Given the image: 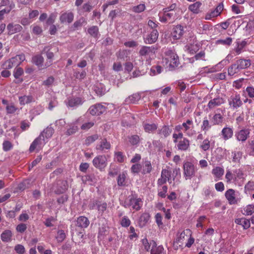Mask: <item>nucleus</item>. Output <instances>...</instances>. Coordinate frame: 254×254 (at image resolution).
<instances>
[{
	"label": "nucleus",
	"mask_w": 254,
	"mask_h": 254,
	"mask_svg": "<svg viewBox=\"0 0 254 254\" xmlns=\"http://www.w3.org/2000/svg\"><path fill=\"white\" fill-rule=\"evenodd\" d=\"M141 199L140 198H134L133 197H131L129 199V204L128 205H132L133 209H135L136 210H138L140 208V206L139 202H140Z\"/></svg>",
	"instance_id": "nucleus-22"
},
{
	"label": "nucleus",
	"mask_w": 254,
	"mask_h": 254,
	"mask_svg": "<svg viewBox=\"0 0 254 254\" xmlns=\"http://www.w3.org/2000/svg\"><path fill=\"white\" fill-rule=\"evenodd\" d=\"M13 147L12 143L8 141L5 140L2 143V148L4 151H8L10 150Z\"/></svg>",
	"instance_id": "nucleus-43"
},
{
	"label": "nucleus",
	"mask_w": 254,
	"mask_h": 254,
	"mask_svg": "<svg viewBox=\"0 0 254 254\" xmlns=\"http://www.w3.org/2000/svg\"><path fill=\"white\" fill-rule=\"evenodd\" d=\"M157 48L154 46H143L139 51V54L142 56H144L150 54V53L154 54Z\"/></svg>",
	"instance_id": "nucleus-10"
},
{
	"label": "nucleus",
	"mask_w": 254,
	"mask_h": 254,
	"mask_svg": "<svg viewBox=\"0 0 254 254\" xmlns=\"http://www.w3.org/2000/svg\"><path fill=\"white\" fill-rule=\"evenodd\" d=\"M111 147L110 142H108L106 138L102 139L100 144L96 146V149L100 150H103L105 149H109Z\"/></svg>",
	"instance_id": "nucleus-25"
},
{
	"label": "nucleus",
	"mask_w": 254,
	"mask_h": 254,
	"mask_svg": "<svg viewBox=\"0 0 254 254\" xmlns=\"http://www.w3.org/2000/svg\"><path fill=\"white\" fill-rule=\"evenodd\" d=\"M66 235L63 230H60L58 231L56 239L59 243L62 242L65 238Z\"/></svg>",
	"instance_id": "nucleus-35"
},
{
	"label": "nucleus",
	"mask_w": 254,
	"mask_h": 254,
	"mask_svg": "<svg viewBox=\"0 0 254 254\" xmlns=\"http://www.w3.org/2000/svg\"><path fill=\"white\" fill-rule=\"evenodd\" d=\"M233 162L239 163L242 156V152L241 151L233 152Z\"/></svg>",
	"instance_id": "nucleus-36"
},
{
	"label": "nucleus",
	"mask_w": 254,
	"mask_h": 254,
	"mask_svg": "<svg viewBox=\"0 0 254 254\" xmlns=\"http://www.w3.org/2000/svg\"><path fill=\"white\" fill-rule=\"evenodd\" d=\"M250 131L249 129H242L237 132L235 136L237 139L242 142H245L249 136Z\"/></svg>",
	"instance_id": "nucleus-4"
},
{
	"label": "nucleus",
	"mask_w": 254,
	"mask_h": 254,
	"mask_svg": "<svg viewBox=\"0 0 254 254\" xmlns=\"http://www.w3.org/2000/svg\"><path fill=\"white\" fill-rule=\"evenodd\" d=\"M150 215L148 213H143L140 217L139 220V225L140 227L144 226L148 222L150 219Z\"/></svg>",
	"instance_id": "nucleus-26"
},
{
	"label": "nucleus",
	"mask_w": 254,
	"mask_h": 254,
	"mask_svg": "<svg viewBox=\"0 0 254 254\" xmlns=\"http://www.w3.org/2000/svg\"><path fill=\"white\" fill-rule=\"evenodd\" d=\"M246 91L250 98H254V88L253 87H247Z\"/></svg>",
	"instance_id": "nucleus-64"
},
{
	"label": "nucleus",
	"mask_w": 254,
	"mask_h": 254,
	"mask_svg": "<svg viewBox=\"0 0 254 254\" xmlns=\"http://www.w3.org/2000/svg\"><path fill=\"white\" fill-rule=\"evenodd\" d=\"M92 163L96 168L102 170L107 166V158L104 155H99L93 160Z\"/></svg>",
	"instance_id": "nucleus-2"
},
{
	"label": "nucleus",
	"mask_w": 254,
	"mask_h": 254,
	"mask_svg": "<svg viewBox=\"0 0 254 254\" xmlns=\"http://www.w3.org/2000/svg\"><path fill=\"white\" fill-rule=\"evenodd\" d=\"M222 103H223V100L222 98H216L211 100L209 102L208 104V107L210 109H212L215 107L216 106L220 105Z\"/></svg>",
	"instance_id": "nucleus-24"
},
{
	"label": "nucleus",
	"mask_w": 254,
	"mask_h": 254,
	"mask_svg": "<svg viewBox=\"0 0 254 254\" xmlns=\"http://www.w3.org/2000/svg\"><path fill=\"white\" fill-rule=\"evenodd\" d=\"M44 59L42 54H37L32 57L31 62L33 64L37 66L39 69H45L51 65L50 61H47L44 63Z\"/></svg>",
	"instance_id": "nucleus-1"
},
{
	"label": "nucleus",
	"mask_w": 254,
	"mask_h": 254,
	"mask_svg": "<svg viewBox=\"0 0 254 254\" xmlns=\"http://www.w3.org/2000/svg\"><path fill=\"white\" fill-rule=\"evenodd\" d=\"M189 146L190 141L188 139L186 138L180 140L177 145L178 149L184 151L187 150Z\"/></svg>",
	"instance_id": "nucleus-18"
},
{
	"label": "nucleus",
	"mask_w": 254,
	"mask_h": 254,
	"mask_svg": "<svg viewBox=\"0 0 254 254\" xmlns=\"http://www.w3.org/2000/svg\"><path fill=\"white\" fill-rule=\"evenodd\" d=\"M210 147V142L208 139H205L203 141L202 144L200 145V148L204 151H206L209 149Z\"/></svg>",
	"instance_id": "nucleus-57"
},
{
	"label": "nucleus",
	"mask_w": 254,
	"mask_h": 254,
	"mask_svg": "<svg viewBox=\"0 0 254 254\" xmlns=\"http://www.w3.org/2000/svg\"><path fill=\"white\" fill-rule=\"evenodd\" d=\"M184 174L186 177H191L194 175V167L192 163L187 162L184 164Z\"/></svg>",
	"instance_id": "nucleus-6"
},
{
	"label": "nucleus",
	"mask_w": 254,
	"mask_h": 254,
	"mask_svg": "<svg viewBox=\"0 0 254 254\" xmlns=\"http://www.w3.org/2000/svg\"><path fill=\"white\" fill-rule=\"evenodd\" d=\"M45 139H44V137H43L42 135L40 134L31 144L29 148L30 152H33L37 147H40V145H41L43 142L45 143Z\"/></svg>",
	"instance_id": "nucleus-8"
},
{
	"label": "nucleus",
	"mask_w": 254,
	"mask_h": 254,
	"mask_svg": "<svg viewBox=\"0 0 254 254\" xmlns=\"http://www.w3.org/2000/svg\"><path fill=\"white\" fill-rule=\"evenodd\" d=\"M88 33L94 38H97L99 34V29L96 26H93L88 29Z\"/></svg>",
	"instance_id": "nucleus-30"
},
{
	"label": "nucleus",
	"mask_w": 254,
	"mask_h": 254,
	"mask_svg": "<svg viewBox=\"0 0 254 254\" xmlns=\"http://www.w3.org/2000/svg\"><path fill=\"white\" fill-rule=\"evenodd\" d=\"M205 56V53L204 51H201L199 53L196 54L194 57L191 58L190 60L192 63L194 60H198L204 57Z\"/></svg>",
	"instance_id": "nucleus-54"
},
{
	"label": "nucleus",
	"mask_w": 254,
	"mask_h": 254,
	"mask_svg": "<svg viewBox=\"0 0 254 254\" xmlns=\"http://www.w3.org/2000/svg\"><path fill=\"white\" fill-rule=\"evenodd\" d=\"M221 132L223 138L225 140L231 138L233 134V131L232 129L228 127L223 128Z\"/></svg>",
	"instance_id": "nucleus-21"
},
{
	"label": "nucleus",
	"mask_w": 254,
	"mask_h": 254,
	"mask_svg": "<svg viewBox=\"0 0 254 254\" xmlns=\"http://www.w3.org/2000/svg\"><path fill=\"white\" fill-rule=\"evenodd\" d=\"M212 173L217 178H220L224 174V170L220 167H217L212 170Z\"/></svg>",
	"instance_id": "nucleus-31"
},
{
	"label": "nucleus",
	"mask_w": 254,
	"mask_h": 254,
	"mask_svg": "<svg viewBox=\"0 0 254 254\" xmlns=\"http://www.w3.org/2000/svg\"><path fill=\"white\" fill-rule=\"evenodd\" d=\"M86 75V73L84 70L82 71L81 72L79 71H75L74 72V76L76 78L79 79L80 80L83 79Z\"/></svg>",
	"instance_id": "nucleus-51"
},
{
	"label": "nucleus",
	"mask_w": 254,
	"mask_h": 254,
	"mask_svg": "<svg viewBox=\"0 0 254 254\" xmlns=\"http://www.w3.org/2000/svg\"><path fill=\"white\" fill-rule=\"evenodd\" d=\"M223 117L220 114H216L212 118L213 125H219L222 122Z\"/></svg>",
	"instance_id": "nucleus-33"
},
{
	"label": "nucleus",
	"mask_w": 254,
	"mask_h": 254,
	"mask_svg": "<svg viewBox=\"0 0 254 254\" xmlns=\"http://www.w3.org/2000/svg\"><path fill=\"white\" fill-rule=\"evenodd\" d=\"M145 6L144 4H140L133 7V10L136 13H140L145 10Z\"/></svg>",
	"instance_id": "nucleus-47"
},
{
	"label": "nucleus",
	"mask_w": 254,
	"mask_h": 254,
	"mask_svg": "<svg viewBox=\"0 0 254 254\" xmlns=\"http://www.w3.org/2000/svg\"><path fill=\"white\" fill-rule=\"evenodd\" d=\"M170 55V65L173 67H177L179 65V61L178 56L172 51L168 52Z\"/></svg>",
	"instance_id": "nucleus-14"
},
{
	"label": "nucleus",
	"mask_w": 254,
	"mask_h": 254,
	"mask_svg": "<svg viewBox=\"0 0 254 254\" xmlns=\"http://www.w3.org/2000/svg\"><path fill=\"white\" fill-rule=\"evenodd\" d=\"M115 156L117 160L119 162H123L124 161V156L123 154V153L121 152H115Z\"/></svg>",
	"instance_id": "nucleus-62"
},
{
	"label": "nucleus",
	"mask_w": 254,
	"mask_h": 254,
	"mask_svg": "<svg viewBox=\"0 0 254 254\" xmlns=\"http://www.w3.org/2000/svg\"><path fill=\"white\" fill-rule=\"evenodd\" d=\"M7 29L8 31V34L9 35H11L20 31L22 30V27L19 24L13 25L11 24H9L7 26Z\"/></svg>",
	"instance_id": "nucleus-17"
},
{
	"label": "nucleus",
	"mask_w": 254,
	"mask_h": 254,
	"mask_svg": "<svg viewBox=\"0 0 254 254\" xmlns=\"http://www.w3.org/2000/svg\"><path fill=\"white\" fill-rule=\"evenodd\" d=\"M27 229V226L25 224L21 223L18 224L16 227L17 232L21 233H23Z\"/></svg>",
	"instance_id": "nucleus-60"
},
{
	"label": "nucleus",
	"mask_w": 254,
	"mask_h": 254,
	"mask_svg": "<svg viewBox=\"0 0 254 254\" xmlns=\"http://www.w3.org/2000/svg\"><path fill=\"white\" fill-rule=\"evenodd\" d=\"M23 69L19 67H16L14 70L13 75L15 78L18 79L19 77L23 74Z\"/></svg>",
	"instance_id": "nucleus-44"
},
{
	"label": "nucleus",
	"mask_w": 254,
	"mask_h": 254,
	"mask_svg": "<svg viewBox=\"0 0 254 254\" xmlns=\"http://www.w3.org/2000/svg\"><path fill=\"white\" fill-rule=\"evenodd\" d=\"M54 128L50 126H48L46 129H45L40 134L42 135V136L44 137V139L45 138H51L54 133Z\"/></svg>",
	"instance_id": "nucleus-23"
},
{
	"label": "nucleus",
	"mask_w": 254,
	"mask_h": 254,
	"mask_svg": "<svg viewBox=\"0 0 254 254\" xmlns=\"http://www.w3.org/2000/svg\"><path fill=\"white\" fill-rule=\"evenodd\" d=\"M232 42V39L230 37H227L225 40H218L216 41L217 44H221L225 45H230Z\"/></svg>",
	"instance_id": "nucleus-45"
},
{
	"label": "nucleus",
	"mask_w": 254,
	"mask_h": 254,
	"mask_svg": "<svg viewBox=\"0 0 254 254\" xmlns=\"http://www.w3.org/2000/svg\"><path fill=\"white\" fill-rule=\"evenodd\" d=\"M230 106H232L234 109H238L242 105V102L239 94L231 96L229 99Z\"/></svg>",
	"instance_id": "nucleus-5"
},
{
	"label": "nucleus",
	"mask_w": 254,
	"mask_h": 254,
	"mask_svg": "<svg viewBox=\"0 0 254 254\" xmlns=\"http://www.w3.org/2000/svg\"><path fill=\"white\" fill-rule=\"evenodd\" d=\"M141 169V166L139 164H135L131 167V172L133 173H138Z\"/></svg>",
	"instance_id": "nucleus-58"
},
{
	"label": "nucleus",
	"mask_w": 254,
	"mask_h": 254,
	"mask_svg": "<svg viewBox=\"0 0 254 254\" xmlns=\"http://www.w3.org/2000/svg\"><path fill=\"white\" fill-rule=\"evenodd\" d=\"M55 80L53 76L49 77L46 80L43 81L42 84L47 86H50L53 84Z\"/></svg>",
	"instance_id": "nucleus-50"
},
{
	"label": "nucleus",
	"mask_w": 254,
	"mask_h": 254,
	"mask_svg": "<svg viewBox=\"0 0 254 254\" xmlns=\"http://www.w3.org/2000/svg\"><path fill=\"white\" fill-rule=\"evenodd\" d=\"M107 204L106 202H100L98 205L97 209L99 213H103L107 209Z\"/></svg>",
	"instance_id": "nucleus-53"
},
{
	"label": "nucleus",
	"mask_w": 254,
	"mask_h": 254,
	"mask_svg": "<svg viewBox=\"0 0 254 254\" xmlns=\"http://www.w3.org/2000/svg\"><path fill=\"white\" fill-rule=\"evenodd\" d=\"M201 5V3L200 1H196L193 4H190L189 6V9L195 13H197L199 12V8Z\"/></svg>",
	"instance_id": "nucleus-29"
},
{
	"label": "nucleus",
	"mask_w": 254,
	"mask_h": 254,
	"mask_svg": "<svg viewBox=\"0 0 254 254\" xmlns=\"http://www.w3.org/2000/svg\"><path fill=\"white\" fill-rule=\"evenodd\" d=\"M98 138V135L97 134H94L93 135L89 136L86 138L85 140L86 144L89 145L90 144L97 140Z\"/></svg>",
	"instance_id": "nucleus-48"
},
{
	"label": "nucleus",
	"mask_w": 254,
	"mask_h": 254,
	"mask_svg": "<svg viewBox=\"0 0 254 254\" xmlns=\"http://www.w3.org/2000/svg\"><path fill=\"white\" fill-rule=\"evenodd\" d=\"M157 128V125L155 124H145L144 125V129L146 132H149L151 131L156 130Z\"/></svg>",
	"instance_id": "nucleus-37"
},
{
	"label": "nucleus",
	"mask_w": 254,
	"mask_h": 254,
	"mask_svg": "<svg viewBox=\"0 0 254 254\" xmlns=\"http://www.w3.org/2000/svg\"><path fill=\"white\" fill-rule=\"evenodd\" d=\"M171 131L172 129L169 128V126L164 125L161 128L158 129V133L161 137L166 138L170 134Z\"/></svg>",
	"instance_id": "nucleus-16"
},
{
	"label": "nucleus",
	"mask_w": 254,
	"mask_h": 254,
	"mask_svg": "<svg viewBox=\"0 0 254 254\" xmlns=\"http://www.w3.org/2000/svg\"><path fill=\"white\" fill-rule=\"evenodd\" d=\"M78 129L77 126L74 125H71L70 127L66 130L65 134L69 136L71 134L75 133Z\"/></svg>",
	"instance_id": "nucleus-38"
},
{
	"label": "nucleus",
	"mask_w": 254,
	"mask_h": 254,
	"mask_svg": "<svg viewBox=\"0 0 254 254\" xmlns=\"http://www.w3.org/2000/svg\"><path fill=\"white\" fill-rule=\"evenodd\" d=\"M129 141L131 144L136 145L139 142V137L137 135H132L129 137Z\"/></svg>",
	"instance_id": "nucleus-55"
},
{
	"label": "nucleus",
	"mask_w": 254,
	"mask_h": 254,
	"mask_svg": "<svg viewBox=\"0 0 254 254\" xmlns=\"http://www.w3.org/2000/svg\"><path fill=\"white\" fill-rule=\"evenodd\" d=\"M126 179V176L124 174H120L117 179L118 185L123 186L124 185V182Z\"/></svg>",
	"instance_id": "nucleus-49"
},
{
	"label": "nucleus",
	"mask_w": 254,
	"mask_h": 254,
	"mask_svg": "<svg viewBox=\"0 0 254 254\" xmlns=\"http://www.w3.org/2000/svg\"><path fill=\"white\" fill-rule=\"evenodd\" d=\"M83 102L81 98L76 97L68 99V105L70 107H76L81 105Z\"/></svg>",
	"instance_id": "nucleus-20"
},
{
	"label": "nucleus",
	"mask_w": 254,
	"mask_h": 254,
	"mask_svg": "<svg viewBox=\"0 0 254 254\" xmlns=\"http://www.w3.org/2000/svg\"><path fill=\"white\" fill-rule=\"evenodd\" d=\"M14 250L19 254H23L25 252L24 246L20 244H18L15 246Z\"/></svg>",
	"instance_id": "nucleus-52"
},
{
	"label": "nucleus",
	"mask_w": 254,
	"mask_h": 254,
	"mask_svg": "<svg viewBox=\"0 0 254 254\" xmlns=\"http://www.w3.org/2000/svg\"><path fill=\"white\" fill-rule=\"evenodd\" d=\"M29 187V181L25 180L20 183L18 186V189L19 190L23 191Z\"/></svg>",
	"instance_id": "nucleus-41"
},
{
	"label": "nucleus",
	"mask_w": 254,
	"mask_h": 254,
	"mask_svg": "<svg viewBox=\"0 0 254 254\" xmlns=\"http://www.w3.org/2000/svg\"><path fill=\"white\" fill-rule=\"evenodd\" d=\"M11 62V59L5 62L2 65V68L4 69H10L14 66Z\"/></svg>",
	"instance_id": "nucleus-56"
},
{
	"label": "nucleus",
	"mask_w": 254,
	"mask_h": 254,
	"mask_svg": "<svg viewBox=\"0 0 254 254\" xmlns=\"http://www.w3.org/2000/svg\"><path fill=\"white\" fill-rule=\"evenodd\" d=\"M152 170V166L151 163L149 161L145 162V166L143 167L142 170V173L145 174L146 173H149Z\"/></svg>",
	"instance_id": "nucleus-42"
},
{
	"label": "nucleus",
	"mask_w": 254,
	"mask_h": 254,
	"mask_svg": "<svg viewBox=\"0 0 254 254\" xmlns=\"http://www.w3.org/2000/svg\"><path fill=\"white\" fill-rule=\"evenodd\" d=\"M198 50V47L197 45H190L188 48V52L191 54H194Z\"/></svg>",
	"instance_id": "nucleus-61"
},
{
	"label": "nucleus",
	"mask_w": 254,
	"mask_h": 254,
	"mask_svg": "<svg viewBox=\"0 0 254 254\" xmlns=\"http://www.w3.org/2000/svg\"><path fill=\"white\" fill-rule=\"evenodd\" d=\"M239 70L237 68V64H232L228 69V75L230 76H233L237 72V70Z\"/></svg>",
	"instance_id": "nucleus-39"
},
{
	"label": "nucleus",
	"mask_w": 254,
	"mask_h": 254,
	"mask_svg": "<svg viewBox=\"0 0 254 254\" xmlns=\"http://www.w3.org/2000/svg\"><path fill=\"white\" fill-rule=\"evenodd\" d=\"M236 64L238 69H244L250 66L251 61L250 60L240 59L236 61Z\"/></svg>",
	"instance_id": "nucleus-15"
},
{
	"label": "nucleus",
	"mask_w": 254,
	"mask_h": 254,
	"mask_svg": "<svg viewBox=\"0 0 254 254\" xmlns=\"http://www.w3.org/2000/svg\"><path fill=\"white\" fill-rule=\"evenodd\" d=\"M106 111V107L98 103L91 106L88 111L92 116H99L103 114Z\"/></svg>",
	"instance_id": "nucleus-3"
},
{
	"label": "nucleus",
	"mask_w": 254,
	"mask_h": 254,
	"mask_svg": "<svg viewBox=\"0 0 254 254\" xmlns=\"http://www.w3.org/2000/svg\"><path fill=\"white\" fill-rule=\"evenodd\" d=\"M19 101L21 105H25L29 104L32 102L34 101L33 97L31 95L19 97Z\"/></svg>",
	"instance_id": "nucleus-27"
},
{
	"label": "nucleus",
	"mask_w": 254,
	"mask_h": 254,
	"mask_svg": "<svg viewBox=\"0 0 254 254\" xmlns=\"http://www.w3.org/2000/svg\"><path fill=\"white\" fill-rule=\"evenodd\" d=\"M73 17L74 15L72 12H64L60 16V20L62 23L65 22L70 23L73 21Z\"/></svg>",
	"instance_id": "nucleus-11"
},
{
	"label": "nucleus",
	"mask_w": 254,
	"mask_h": 254,
	"mask_svg": "<svg viewBox=\"0 0 254 254\" xmlns=\"http://www.w3.org/2000/svg\"><path fill=\"white\" fill-rule=\"evenodd\" d=\"M17 110V108L15 107L13 104L7 105L6 107V111L7 114H13Z\"/></svg>",
	"instance_id": "nucleus-46"
},
{
	"label": "nucleus",
	"mask_w": 254,
	"mask_h": 254,
	"mask_svg": "<svg viewBox=\"0 0 254 254\" xmlns=\"http://www.w3.org/2000/svg\"><path fill=\"white\" fill-rule=\"evenodd\" d=\"M76 222L77 226L83 228H87L90 223L88 219L85 216L79 217L77 219Z\"/></svg>",
	"instance_id": "nucleus-13"
},
{
	"label": "nucleus",
	"mask_w": 254,
	"mask_h": 254,
	"mask_svg": "<svg viewBox=\"0 0 254 254\" xmlns=\"http://www.w3.org/2000/svg\"><path fill=\"white\" fill-rule=\"evenodd\" d=\"M41 54H46L47 57V61H50L51 65L53 64V60L54 57V53L51 51V49L49 46H46L41 51Z\"/></svg>",
	"instance_id": "nucleus-12"
},
{
	"label": "nucleus",
	"mask_w": 254,
	"mask_h": 254,
	"mask_svg": "<svg viewBox=\"0 0 254 254\" xmlns=\"http://www.w3.org/2000/svg\"><path fill=\"white\" fill-rule=\"evenodd\" d=\"M12 233L10 230H6L4 231L1 234V239L3 242H9L11 241Z\"/></svg>",
	"instance_id": "nucleus-28"
},
{
	"label": "nucleus",
	"mask_w": 254,
	"mask_h": 254,
	"mask_svg": "<svg viewBox=\"0 0 254 254\" xmlns=\"http://www.w3.org/2000/svg\"><path fill=\"white\" fill-rule=\"evenodd\" d=\"M254 213V205H249L244 209V214L246 215H251Z\"/></svg>",
	"instance_id": "nucleus-40"
},
{
	"label": "nucleus",
	"mask_w": 254,
	"mask_h": 254,
	"mask_svg": "<svg viewBox=\"0 0 254 254\" xmlns=\"http://www.w3.org/2000/svg\"><path fill=\"white\" fill-rule=\"evenodd\" d=\"M121 224L123 227H127L129 226L130 221L127 217L125 216L122 218Z\"/></svg>",
	"instance_id": "nucleus-63"
},
{
	"label": "nucleus",
	"mask_w": 254,
	"mask_h": 254,
	"mask_svg": "<svg viewBox=\"0 0 254 254\" xmlns=\"http://www.w3.org/2000/svg\"><path fill=\"white\" fill-rule=\"evenodd\" d=\"M161 178L165 179L168 182L171 179V171L166 169H163L161 172Z\"/></svg>",
	"instance_id": "nucleus-34"
},
{
	"label": "nucleus",
	"mask_w": 254,
	"mask_h": 254,
	"mask_svg": "<svg viewBox=\"0 0 254 254\" xmlns=\"http://www.w3.org/2000/svg\"><path fill=\"white\" fill-rule=\"evenodd\" d=\"M164 250L163 247L162 246H159L156 248L151 250V254H161Z\"/></svg>",
	"instance_id": "nucleus-59"
},
{
	"label": "nucleus",
	"mask_w": 254,
	"mask_h": 254,
	"mask_svg": "<svg viewBox=\"0 0 254 254\" xmlns=\"http://www.w3.org/2000/svg\"><path fill=\"white\" fill-rule=\"evenodd\" d=\"M158 37V32L156 29H153L150 34L145 40L146 44H152L155 43Z\"/></svg>",
	"instance_id": "nucleus-9"
},
{
	"label": "nucleus",
	"mask_w": 254,
	"mask_h": 254,
	"mask_svg": "<svg viewBox=\"0 0 254 254\" xmlns=\"http://www.w3.org/2000/svg\"><path fill=\"white\" fill-rule=\"evenodd\" d=\"M184 33V27L181 25H178L173 28L171 35L174 39H179Z\"/></svg>",
	"instance_id": "nucleus-7"
},
{
	"label": "nucleus",
	"mask_w": 254,
	"mask_h": 254,
	"mask_svg": "<svg viewBox=\"0 0 254 254\" xmlns=\"http://www.w3.org/2000/svg\"><path fill=\"white\" fill-rule=\"evenodd\" d=\"M83 180L88 182L90 185H93L97 182V179L94 175L85 176Z\"/></svg>",
	"instance_id": "nucleus-32"
},
{
	"label": "nucleus",
	"mask_w": 254,
	"mask_h": 254,
	"mask_svg": "<svg viewBox=\"0 0 254 254\" xmlns=\"http://www.w3.org/2000/svg\"><path fill=\"white\" fill-rule=\"evenodd\" d=\"M225 195L230 204H234L236 202L235 191L234 190H228L226 191Z\"/></svg>",
	"instance_id": "nucleus-19"
}]
</instances>
